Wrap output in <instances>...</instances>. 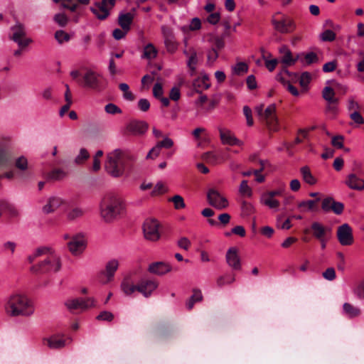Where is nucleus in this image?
<instances>
[{
	"mask_svg": "<svg viewBox=\"0 0 364 364\" xmlns=\"http://www.w3.org/2000/svg\"><path fill=\"white\" fill-rule=\"evenodd\" d=\"M159 284L153 279L142 278L137 284L130 274L124 277L121 284V289L127 296H131L136 291L141 294L144 297L151 296L152 293L157 289Z\"/></svg>",
	"mask_w": 364,
	"mask_h": 364,
	"instance_id": "f257e3e1",
	"label": "nucleus"
},
{
	"mask_svg": "<svg viewBox=\"0 0 364 364\" xmlns=\"http://www.w3.org/2000/svg\"><path fill=\"white\" fill-rule=\"evenodd\" d=\"M5 310L7 314L11 316H28L33 314L34 308L31 301L26 296L14 294L8 299Z\"/></svg>",
	"mask_w": 364,
	"mask_h": 364,
	"instance_id": "f03ea898",
	"label": "nucleus"
},
{
	"mask_svg": "<svg viewBox=\"0 0 364 364\" xmlns=\"http://www.w3.org/2000/svg\"><path fill=\"white\" fill-rule=\"evenodd\" d=\"M48 250L45 252L41 260L31 267V272L36 274L56 273L62 267L60 256L54 250L48 247Z\"/></svg>",
	"mask_w": 364,
	"mask_h": 364,
	"instance_id": "7ed1b4c3",
	"label": "nucleus"
},
{
	"mask_svg": "<svg viewBox=\"0 0 364 364\" xmlns=\"http://www.w3.org/2000/svg\"><path fill=\"white\" fill-rule=\"evenodd\" d=\"M123 208L120 198L113 194H107L100 203L101 217L107 223L112 222L121 214Z\"/></svg>",
	"mask_w": 364,
	"mask_h": 364,
	"instance_id": "20e7f679",
	"label": "nucleus"
},
{
	"mask_svg": "<svg viewBox=\"0 0 364 364\" xmlns=\"http://www.w3.org/2000/svg\"><path fill=\"white\" fill-rule=\"evenodd\" d=\"M130 159L120 150L115 149L107 156L105 168L112 176H122L129 166Z\"/></svg>",
	"mask_w": 364,
	"mask_h": 364,
	"instance_id": "39448f33",
	"label": "nucleus"
},
{
	"mask_svg": "<svg viewBox=\"0 0 364 364\" xmlns=\"http://www.w3.org/2000/svg\"><path fill=\"white\" fill-rule=\"evenodd\" d=\"M105 79L100 74L92 70H86L82 75V85L90 89H100L103 87Z\"/></svg>",
	"mask_w": 364,
	"mask_h": 364,
	"instance_id": "423d86ee",
	"label": "nucleus"
},
{
	"mask_svg": "<svg viewBox=\"0 0 364 364\" xmlns=\"http://www.w3.org/2000/svg\"><path fill=\"white\" fill-rule=\"evenodd\" d=\"M11 153L8 144L6 142L0 143V170L9 167L11 164ZM14 171H9L0 175V179L5 177L12 179L14 177Z\"/></svg>",
	"mask_w": 364,
	"mask_h": 364,
	"instance_id": "0eeeda50",
	"label": "nucleus"
},
{
	"mask_svg": "<svg viewBox=\"0 0 364 364\" xmlns=\"http://www.w3.org/2000/svg\"><path fill=\"white\" fill-rule=\"evenodd\" d=\"M272 23L274 28L282 34L291 33L296 28L295 21L287 15H282L279 19L273 18Z\"/></svg>",
	"mask_w": 364,
	"mask_h": 364,
	"instance_id": "6e6552de",
	"label": "nucleus"
},
{
	"mask_svg": "<svg viewBox=\"0 0 364 364\" xmlns=\"http://www.w3.org/2000/svg\"><path fill=\"white\" fill-rule=\"evenodd\" d=\"M95 301L92 298H87L86 299L77 298L68 300L65 305L70 312L76 314L95 306Z\"/></svg>",
	"mask_w": 364,
	"mask_h": 364,
	"instance_id": "1a4fd4ad",
	"label": "nucleus"
},
{
	"mask_svg": "<svg viewBox=\"0 0 364 364\" xmlns=\"http://www.w3.org/2000/svg\"><path fill=\"white\" fill-rule=\"evenodd\" d=\"M280 75H286L293 82L299 81L300 86L304 90H309V85L312 80V75L309 72H303L300 75L296 73L290 72L288 69L283 68Z\"/></svg>",
	"mask_w": 364,
	"mask_h": 364,
	"instance_id": "9d476101",
	"label": "nucleus"
},
{
	"mask_svg": "<svg viewBox=\"0 0 364 364\" xmlns=\"http://www.w3.org/2000/svg\"><path fill=\"white\" fill-rule=\"evenodd\" d=\"M305 234L311 233V235L316 240L331 237L332 235V229L330 227L325 226L322 223L314 221L311 224L309 228L304 230Z\"/></svg>",
	"mask_w": 364,
	"mask_h": 364,
	"instance_id": "9b49d317",
	"label": "nucleus"
},
{
	"mask_svg": "<svg viewBox=\"0 0 364 364\" xmlns=\"http://www.w3.org/2000/svg\"><path fill=\"white\" fill-rule=\"evenodd\" d=\"M11 30L13 34L10 38L16 43L20 48H25L32 42L31 38L22 39L26 36V31L24 25L21 23L17 22L11 28Z\"/></svg>",
	"mask_w": 364,
	"mask_h": 364,
	"instance_id": "f8f14e48",
	"label": "nucleus"
},
{
	"mask_svg": "<svg viewBox=\"0 0 364 364\" xmlns=\"http://www.w3.org/2000/svg\"><path fill=\"white\" fill-rule=\"evenodd\" d=\"M143 232L146 240L156 241L160 238L159 223L155 219H147L143 225Z\"/></svg>",
	"mask_w": 364,
	"mask_h": 364,
	"instance_id": "ddd939ff",
	"label": "nucleus"
},
{
	"mask_svg": "<svg viewBox=\"0 0 364 364\" xmlns=\"http://www.w3.org/2000/svg\"><path fill=\"white\" fill-rule=\"evenodd\" d=\"M336 235L341 245L348 246L353 243V230L348 224L344 223L339 226Z\"/></svg>",
	"mask_w": 364,
	"mask_h": 364,
	"instance_id": "4468645a",
	"label": "nucleus"
},
{
	"mask_svg": "<svg viewBox=\"0 0 364 364\" xmlns=\"http://www.w3.org/2000/svg\"><path fill=\"white\" fill-rule=\"evenodd\" d=\"M202 94V92H200ZM219 102V98L216 96L208 97L205 95H200L196 102L198 112H209L213 109Z\"/></svg>",
	"mask_w": 364,
	"mask_h": 364,
	"instance_id": "2eb2a0df",
	"label": "nucleus"
},
{
	"mask_svg": "<svg viewBox=\"0 0 364 364\" xmlns=\"http://www.w3.org/2000/svg\"><path fill=\"white\" fill-rule=\"evenodd\" d=\"M207 199L210 205L219 210L224 209L228 205V200L213 188L208 191Z\"/></svg>",
	"mask_w": 364,
	"mask_h": 364,
	"instance_id": "dca6fc26",
	"label": "nucleus"
},
{
	"mask_svg": "<svg viewBox=\"0 0 364 364\" xmlns=\"http://www.w3.org/2000/svg\"><path fill=\"white\" fill-rule=\"evenodd\" d=\"M119 261L116 259H112L108 261L105 264V269L101 272L103 277L101 279V282L103 284H107L112 282L114 279V274L119 268Z\"/></svg>",
	"mask_w": 364,
	"mask_h": 364,
	"instance_id": "f3484780",
	"label": "nucleus"
},
{
	"mask_svg": "<svg viewBox=\"0 0 364 364\" xmlns=\"http://www.w3.org/2000/svg\"><path fill=\"white\" fill-rule=\"evenodd\" d=\"M85 240L82 235H76L72 237L68 243L70 252L73 255H77L82 252L85 248Z\"/></svg>",
	"mask_w": 364,
	"mask_h": 364,
	"instance_id": "a211bd4d",
	"label": "nucleus"
},
{
	"mask_svg": "<svg viewBox=\"0 0 364 364\" xmlns=\"http://www.w3.org/2000/svg\"><path fill=\"white\" fill-rule=\"evenodd\" d=\"M345 184L351 190H364V178H361L358 173H349L346 178Z\"/></svg>",
	"mask_w": 364,
	"mask_h": 364,
	"instance_id": "6ab92c4d",
	"label": "nucleus"
},
{
	"mask_svg": "<svg viewBox=\"0 0 364 364\" xmlns=\"http://www.w3.org/2000/svg\"><path fill=\"white\" fill-rule=\"evenodd\" d=\"M94 6H91L90 9L99 20H105L109 16L110 12L109 9L107 8V0L96 1Z\"/></svg>",
	"mask_w": 364,
	"mask_h": 364,
	"instance_id": "aec40b11",
	"label": "nucleus"
},
{
	"mask_svg": "<svg viewBox=\"0 0 364 364\" xmlns=\"http://www.w3.org/2000/svg\"><path fill=\"white\" fill-rule=\"evenodd\" d=\"M321 208L325 212L333 211L336 215H341L344 210V205L341 202H337L331 197L323 200Z\"/></svg>",
	"mask_w": 364,
	"mask_h": 364,
	"instance_id": "412c9836",
	"label": "nucleus"
},
{
	"mask_svg": "<svg viewBox=\"0 0 364 364\" xmlns=\"http://www.w3.org/2000/svg\"><path fill=\"white\" fill-rule=\"evenodd\" d=\"M226 262L235 270L241 269V260L237 248L232 247L228 249L225 255Z\"/></svg>",
	"mask_w": 364,
	"mask_h": 364,
	"instance_id": "4be33fe9",
	"label": "nucleus"
},
{
	"mask_svg": "<svg viewBox=\"0 0 364 364\" xmlns=\"http://www.w3.org/2000/svg\"><path fill=\"white\" fill-rule=\"evenodd\" d=\"M220 139L223 144L242 146L243 142L238 139L229 129H219Z\"/></svg>",
	"mask_w": 364,
	"mask_h": 364,
	"instance_id": "5701e85b",
	"label": "nucleus"
},
{
	"mask_svg": "<svg viewBox=\"0 0 364 364\" xmlns=\"http://www.w3.org/2000/svg\"><path fill=\"white\" fill-rule=\"evenodd\" d=\"M275 105L274 104L268 106L264 112L262 118L266 120L268 127L276 131L278 127V120L275 116Z\"/></svg>",
	"mask_w": 364,
	"mask_h": 364,
	"instance_id": "b1692460",
	"label": "nucleus"
},
{
	"mask_svg": "<svg viewBox=\"0 0 364 364\" xmlns=\"http://www.w3.org/2000/svg\"><path fill=\"white\" fill-rule=\"evenodd\" d=\"M279 53L284 54L281 58V63L283 64V68L287 69V67L294 65L299 59V55L295 58L292 56V53L287 46H282L279 48Z\"/></svg>",
	"mask_w": 364,
	"mask_h": 364,
	"instance_id": "393cba45",
	"label": "nucleus"
},
{
	"mask_svg": "<svg viewBox=\"0 0 364 364\" xmlns=\"http://www.w3.org/2000/svg\"><path fill=\"white\" fill-rule=\"evenodd\" d=\"M66 201L58 196L50 197L46 204L43 207L42 210L46 214H49L55 211L60 206L65 205Z\"/></svg>",
	"mask_w": 364,
	"mask_h": 364,
	"instance_id": "a878e982",
	"label": "nucleus"
},
{
	"mask_svg": "<svg viewBox=\"0 0 364 364\" xmlns=\"http://www.w3.org/2000/svg\"><path fill=\"white\" fill-rule=\"evenodd\" d=\"M323 98L327 102L326 112L335 114L337 112L339 98L336 92H322Z\"/></svg>",
	"mask_w": 364,
	"mask_h": 364,
	"instance_id": "bb28decb",
	"label": "nucleus"
},
{
	"mask_svg": "<svg viewBox=\"0 0 364 364\" xmlns=\"http://www.w3.org/2000/svg\"><path fill=\"white\" fill-rule=\"evenodd\" d=\"M43 344L50 349H60L66 345V340L62 336L53 335L50 338H43Z\"/></svg>",
	"mask_w": 364,
	"mask_h": 364,
	"instance_id": "cd10ccee",
	"label": "nucleus"
},
{
	"mask_svg": "<svg viewBox=\"0 0 364 364\" xmlns=\"http://www.w3.org/2000/svg\"><path fill=\"white\" fill-rule=\"evenodd\" d=\"M149 125L144 121L134 120L127 126L129 132L135 135L144 134L148 129Z\"/></svg>",
	"mask_w": 364,
	"mask_h": 364,
	"instance_id": "c85d7f7f",
	"label": "nucleus"
},
{
	"mask_svg": "<svg viewBox=\"0 0 364 364\" xmlns=\"http://www.w3.org/2000/svg\"><path fill=\"white\" fill-rule=\"evenodd\" d=\"M3 215L14 218L18 215V212L11 203L6 200H0V218Z\"/></svg>",
	"mask_w": 364,
	"mask_h": 364,
	"instance_id": "c756f323",
	"label": "nucleus"
},
{
	"mask_svg": "<svg viewBox=\"0 0 364 364\" xmlns=\"http://www.w3.org/2000/svg\"><path fill=\"white\" fill-rule=\"evenodd\" d=\"M320 201L321 198H317L314 200H303L299 202L297 206L301 211H318Z\"/></svg>",
	"mask_w": 364,
	"mask_h": 364,
	"instance_id": "7c9ffc66",
	"label": "nucleus"
},
{
	"mask_svg": "<svg viewBox=\"0 0 364 364\" xmlns=\"http://www.w3.org/2000/svg\"><path fill=\"white\" fill-rule=\"evenodd\" d=\"M149 272L157 275H162L171 271L169 264L162 262H156L151 264L149 267Z\"/></svg>",
	"mask_w": 364,
	"mask_h": 364,
	"instance_id": "2f4dec72",
	"label": "nucleus"
},
{
	"mask_svg": "<svg viewBox=\"0 0 364 364\" xmlns=\"http://www.w3.org/2000/svg\"><path fill=\"white\" fill-rule=\"evenodd\" d=\"M193 87V91H199V89L208 90L210 87V82L207 75H203L201 77H198L192 82Z\"/></svg>",
	"mask_w": 364,
	"mask_h": 364,
	"instance_id": "473e14b6",
	"label": "nucleus"
},
{
	"mask_svg": "<svg viewBox=\"0 0 364 364\" xmlns=\"http://www.w3.org/2000/svg\"><path fill=\"white\" fill-rule=\"evenodd\" d=\"M134 19L131 13L120 14L118 17V23L124 31H129Z\"/></svg>",
	"mask_w": 364,
	"mask_h": 364,
	"instance_id": "72a5a7b5",
	"label": "nucleus"
},
{
	"mask_svg": "<svg viewBox=\"0 0 364 364\" xmlns=\"http://www.w3.org/2000/svg\"><path fill=\"white\" fill-rule=\"evenodd\" d=\"M260 202L270 209H277L280 205V203L278 200L275 199V198L272 196H270V195L266 192L262 194Z\"/></svg>",
	"mask_w": 364,
	"mask_h": 364,
	"instance_id": "f704fd0d",
	"label": "nucleus"
},
{
	"mask_svg": "<svg viewBox=\"0 0 364 364\" xmlns=\"http://www.w3.org/2000/svg\"><path fill=\"white\" fill-rule=\"evenodd\" d=\"M343 311L348 318L358 317L361 314V310L350 303H345L343 306Z\"/></svg>",
	"mask_w": 364,
	"mask_h": 364,
	"instance_id": "c9c22d12",
	"label": "nucleus"
},
{
	"mask_svg": "<svg viewBox=\"0 0 364 364\" xmlns=\"http://www.w3.org/2000/svg\"><path fill=\"white\" fill-rule=\"evenodd\" d=\"M300 173L303 180L309 185H314L316 183V178L312 175L310 168L305 166L300 168Z\"/></svg>",
	"mask_w": 364,
	"mask_h": 364,
	"instance_id": "e433bc0d",
	"label": "nucleus"
},
{
	"mask_svg": "<svg viewBox=\"0 0 364 364\" xmlns=\"http://www.w3.org/2000/svg\"><path fill=\"white\" fill-rule=\"evenodd\" d=\"M156 55L157 50L156 48L153 46V44L149 43L144 47L141 58L147 60H151L155 58Z\"/></svg>",
	"mask_w": 364,
	"mask_h": 364,
	"instance_id": "4c0bfd02",
	"label": "nucleus"
},
{
	"mask_svg": "<svg viewBox=\"0 0 364 364\" xmlns=\"http://www.w3.org/2000/svg\"><path fill=\"white\" fill-rule=\"evenodd\" d=\"M303 139H304L303 137H300L299 136H298L292 142L284 141L283 143L284 147L285 148L289 156H291L294 155V148L295 145L301 143L303 141Z\"/></svg>",
	"mask_w": 364,
	"mask_h": 364,
	"instance_id": "58836bf2",
	"label": "nucleus"
},
{
	"mask_svg": "<svg viewBox=\"0 0 364 364\" xmlns=\"http://www.w3.org/2000/svg\"><path fill=\"white\" fill-rule=\"evenodd\" d=\"M203 299L202 293L198 289H194L193 294L186 304L188 310H191L196 302L201 301Z\"/></svg>",
	"mask_w": 364,
	"mask_h": 364,
	"instance_id": "ea45409f",
	"label": "nucleus"
},
{
	"mask_svg": "<svg viewBox=\"0 0 364 364\" xmlns=\"http://www.w3.org/2000/svg\"><path fill=\"white\" fill-rule=\"evenodd\" d=\"M232 70L233 75H244L248 71V65L244 62L237 63L232 67Z\"/></svg>",
	"mask_w": 364,
	"mask_h": 364,
	"instance_id": "a19ab883",
	"label": "nucleus"
},
{
	"mask_svg": "<svg viewBox=\"0 0 364 364\" xmlns=\"http://www.w3.org/2000/svg\"><path fill=\"white\" fill-rule=\"evenodd\" d=\"M73 92H65V100L66 102L65 105H64L60 110V115L63 116L70 109L72 103H73Z\"/></svg>",
	"mask_w": 364,
	"mask_h": 364,
	"instance_id": "79ce46f5",
	"label": "nucleus"
},
{
	"mask_svg": "<svg viewBox=\"0 0 364 364\" xmlns=\"http://www.w3.org/2000/svg\"><path fill=\"white\" fill-rule=\"evenodd\" d=\"M47 251H49L48 247H41L37 248L33 255L28 257V262L33 263L37 257H42Z\"/></svg>",
	"mask_w": 364,
	"mask_h": 364,
	"instance_id": "37998d69",
	"label": "nucleus"
},
{
	"mask_svg": "<svg viewBox=\"0 0 364 364\" xmlns=\"http://www.w3.org/2000/svg\"><path fill=\"white\" fill-rule=\"evenodd\" d=\"M336 33L330 29L325 30L320 36V40L323 42H332L336 39Z\"/></svg>",
	"mask_w": 364,
	"mask_h": 364,
	"instance_id": "c03bdc74",
	"label": "nucleus"
},
{
	"mask_svg": "<svg viewBox=\"0 0 364 364\" xmlns=\"http://www.w3.org/2000/svg\"><path fill=\"white\" fill-rule=\"evenodd\" d=\"M65 176V173L60 168H55L47 174L48 179L60 180Z\"/></svg>",
	"mask_w": 364,
	"mask_h": 364,
	"instance_id": "a18cd8bd",
	"label": "nucleus"
},
{
	"mask_svg": "<svg viewBox=\"0 0 364 364\" xmlns=\"http://www.w3.org/2000/svg\"><path fill=\"white\" fill-rule=\"evenodd\" d=\"M55 38L60 43L68 42L70 40V36L63 30H58L55 33Z\"/></svg>",
	"mask_w": 364,
	"mask_h": 364,
	"instance_id": "49530a36",
	"label": "nucleus"
},
{
	"mask_svg": "<svg viewBox=\"0 0 364 364\" xmlns=\"http://www.w3.org/2000/svg\"><path fill=\"white\" fill-rule=\"evenodd\" d=\"M169 201L173 202L174 208L176 210L182 209L186 207L183 198L179 195L173 196L169 199Z\"/></svg>",
	"mask_w": 364,
	"mask_h": 364,
	"instance_id": "de8ad7c7",
	"label": "nucleus"
},
{
	"mask_svg": "<svg viewBox=\"0 0 364 364\" xmlns=\"http://www.w3.org/2000/svg\"><path fill=\"white\" fill-rule=\"evenodd\" d=\"M53 20L60 27H65L68 24L69 21L68 16L63 13L56 14L54 16Z\"/></svg>",
	"mask_w": 364,
	"mask_h": 364,
	"instance_id": "09e8293b",
	"label": "nucleus"
},
{
	"mask_svg": "<svg viewBox=\"0 0 364 364\" xmlns=\"http://www.w3.org/2000/svg\"><path fill=\"white\" fill-rule=\"evenodd\" d=\"M164 43L167 51L171 53H173L178 48V44L176 43L174 37L164 39Z\"/></svg>",
	"mask_w": 364,
	"mask_h": 364,
	"instance_id": "8fccbe9b",
	"label": "nucleus"
},
{
	"mask_svg": "<svg viewBox=\"0 0 364 364\" xmlns=\"http://www.w3.org/2000/svg\"><path fill=\"white\" fill-rule=\"evenodd\" d=\"M90 157V154L87 149L85 148H82L80 150L79 154L76 156L75 159V162L77 164H82L85 161H86Z\"/></svg>",
	"mask_w": 364,
	"mask_h": 364,
	"instance_id": "3c124183",
	"label": "nucleus"
},
{
	"mask_svg": "<svg viewBox=\"0 0 364 364\" xmlns=\"http://www.w3.org/2000/svg\"><path fill=\"white\" fill-rule=\"evenodd\" d=\"M198 63L197 53L193 50L191 55L188 58L187 65L192 70L194 71L196 70V66Z\"/></svg>",
	"mask_w": 364,
	"mask_h": 364,
	"instance_id": "603ef678",
	"label": "nucleus"
},
{
	"mask_svg": "<svg viewBox=\"0 0 364 364\" xmlns=\"http://www.w3.org/2000/svg\"><path fill=\"white\" fill-rule=\"evenodd\" d=\"M16 167L21 171H25L28 168V161L24 156L18 157L15 162Z\"/></svg>",
	"mask_w": 364,
	"mask_h": 364,
	"instance_id": "864d4df0",
	"label": "nucleus"
},
{
	"mask_svg": "<svg viewBox=\"0 0 364 364\" xmlns=\"http://www.w3.org/2000/svg\"><path fill=\"white\" fill-rule=\"evenodd\" d=\"M84 211L80 208H73L68 214V218L70 220H75L83 215Z\"/></svg>",
	"mask_w": 364,
	"mask_h": 364,
	"instance_id": "5fc2aeb1",
	"label": "nucleus"
},
{
	"mask_svg": "<svg viewBox=\"0 0 364 364\" xmlns=\"http://www.w3.org/2000/svg\"><path fill=\"white\" fill-rule=\"evenodd\" d=\"M154 81V78L153 76L149 75H144L141 79L142 89L149 90Z\"/></svg>",
	"mask_w": 364,
	"mask_h": 364,
	"instance_id": "6e6d98bb",
	"label": "nucleus"
},
{
	"mask_svg": "<svg viewBox=\"0 0 364 364\" xmlns=\"http://www.w3.org/2000/svg\"><path fill=\"white\" fill-rule=\"evenodd\" d=\"M304 59L306 65H311L312 63H317L318 61V57L314 52H309L304 55Z\"/></svg>",
	"mask_w": 364,
	"mask_h": 364,
	"instance_id": "4d7b16f0",
	"label": "nucleus"
},
{
	"mask_svg": "<svg viewBox=\"0 0 364 364\" xmlns=\"http://www.w3.org/2000/svg\"><path fill=\"white\" fill-rule=\"evenodd\" d=\"M164 92H153L154 97L161 101L163 106L168 107L170 103V98L164 96Z\"/></svg>",
	"mask_w": 364,
	"mask_h": 364,
	"instance_id": "13d9d810",
	"label": "nucleus"
},
{
	"mask_svg": "<svg viewBox=\"0 0 364 364\" xmlns=\"http://www.w3.org/2000/svg\"><path fill=\"white\" fill-rule=\"evenodd\" d=\"M344 137L341 135H337L332 138L331 144L337 148L342 149L343 147Z\"/></svg>",
	"mask_w": 364,
	"mask_h": 364,
	"instance_id": "bf43d9fd",
	"label": "nucleus"
},
{
	"mask_svg": "<svg viewBox=\"0 0 364 364\" xmlns=\"http://www.w3.org/2000/svg\"><path fill=\"white\" fill-rule=\"evenodd\" d=\"M246 84L249 90H255L257 87V83L256 81L255 76L254 75H250L247 76L246 78Z\"/></svg>",
	"mask_w": 364,
	"mask_h": 364,
	"instance_id": "052dcab7",
	"label": "nucleus"
},
{
	"mask_svg": "<svg viewBox=\"0 0 364 364\" xmlns=\"http://www.w3.org/2000/svg\"><path fill=\"white\" fill-rule=\"evenodd\" d=\"M17 247V245L16 242L12 241H7L3 244V250L4 252H10L11 254H14L16 248Z\"/></svg>",
	"mask_w": 364,
	"mask_h": 364,
	"instance_id": "680f3d73",
	"label": "nucleus"
},
{
	"mask_svg": "<svg viewBox=\"0 0 364 364\" xmlns=\"http://www.w3.org/2000/svg\"><path fill=\"white\" fill-rule=\"evenodd\" d=\"M99 321H111L114 318L112 313L107 311H102L96 318Z\"/></svg>",
	"mask_w": 364,
	"mask_h": 364,
	"instance_id": "e2e57ef3",
	"label": "nucleus"
},
{
	"mask_svg": "<svg viewBox=\"0 0 364 364\" xmlns=\"http://www.w3.org/2000/svg\"><path fill=\"white\" fill-rule=\"evenodd\" d=\"M214 45L212 48H215V50L218 52V50H222L224 48L225 43V41L223 39V38L219 37L218 36H215L213 38Z\"/></svg>",
	"mask_w": 364,
	"mask_h": 364,
	"instance_id": "0e129e2a",
	"label": "nucleus"
},
{
	"mask_svg": "<svg viewBox=\"0 0 364 364\" xmlns=\"http://www.w3.org/2000/svg\"><path fill=\"white\" fill-rule=\"evenodd\" d=\"M166 191V188L164 184L161 182H159L154 186V188L152 191L151 195L152 196L160 195V194L165 193Z\"/></svg>",
	"mask_w": 364,
	"mask_h": 364,
	"instance_id": "69168bd1",
	"label": "nucleus"
},
{
	"mask_svg": "<svg viewBox=\"0 0 364 364\" xmlns=\"http://www.w3.org/2000/svg\"><path fill=\"white\" fill-rule=\"evenodd\" d=\"M157 144L161 149H170L173 146V141L171 139L168 137H164L163 140L158 141Z\"/></svg>",
	"mask_w": 364,
	"mask_h": 364,
	"instance_id": "338daca9",
	"label": "nucleus"
},
{
	"mask_svg": "<svg viewBox=\"0 0 364 364\" xmlns=\"http://www.w3.org/2000/svg\"><path fill=\"white\" fill-rule=\"evenodd\" d=\"M354 292L359 299H364V279L358 284Z\"/></svg>",
	"mask_w": 364,
	"mask_h": 364,
	"instance_id": "774afa93",
	"label": "nucleus"
}]
</instances>
